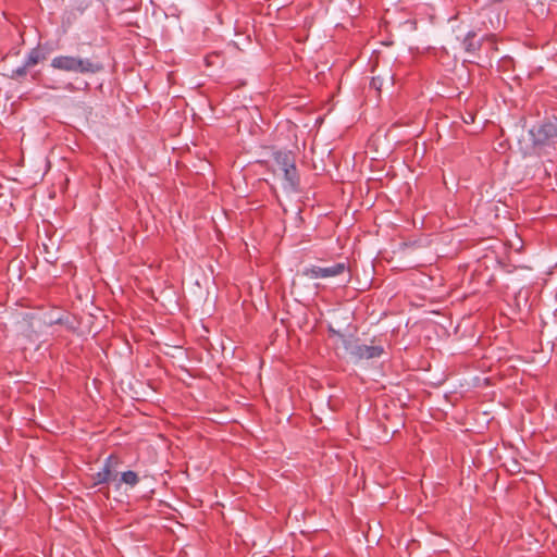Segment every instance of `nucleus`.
Masks as SVG:
<instances>
[{
    "label": "nucleus",
    "instance_id": "nucleus-1",
    "mask_svg": "<svg viewBox=\"0 0 557 557\" xmlns=\"http://www.w3.org/2000/svg\"><path fill=\"white\" fill-rule=\"evenodd\" d=\"M51 66L59 71L81 74H95L102 70L99 62L74 55H57L51 60Z\"/></svg>",
    "mask_w": 557,
    "mask_h": 557
},
{
    "label": "nucleus",
    "instance_id": "nucleus-2",
    "mask_svg": "<svg viewBox=\"0 0 557 557\" xmlns=\"http://www.w3.org/2000/svg\"><path fill=\"white\" fill-rule=\"evenodd\" d=\"M274 161L277 166L276 171H280L283 174L284 188L293 191L296 190L299 184V178L297 175L295 160L292 154L282 151L275 152Z\"/></svg>",
    "mask_w": 557,
    "mask_h": 557
},
{
    "label": "nucleus",
    "instance_id": "nucleus-3",
    "mask_svg": "<svg viewBox=\"0 0 557 557\" xmlns=\"http://www.w3.org/2000/svg\"><path fill=\"white\" fill-rule=\"evenodd\" d=\"M535 149L557 141V120L548 121L530 131Z\"/></svg>",
    "mask_w": 557,
    "mask_h": 557
},
{
    "label": "nucleus",
    "instance_id": "nucleus-4",
    "mask_svg": "<svg viewBox=\"0 0 557 557\" xmlns=\"http://www.w3.org/2000/svg\"><path fill=\"white\" fill-rule=\"evenodd\" d=\"M347 270L344 262L334 263L329 267L310 265L305 268L302 275L309 278H329L342 275Z\"/></svg>",
    "mask_w": 557,
    "mask_h": 557
},
{
    "label": "nucleus",
    "instance_id": "nucleus-5",
    "mask_svg": "<svg viewBox=\"0 0 557 557\" xmlns=\"http://www.w3.org/2000/svg\"><path fill=\"white\" fill-rule=\"evenodd\" d=\"M119 463V458L114 455H110L106 459L102 469L92 475L94 485H100L111 481L115 476V469Z\"/></svg>",
    "mask_w": 557,
    "mask_h": 557
},
{
    "label": "nucleus",
    "instance_id": "nucleus-6",
    "mask_svg": "<svg viewBox=\"0 0 557 557\" xmlns=\"http://www.w3.org/2000/svg\"><path fill=\"white\" fill-rule=\"evenodd\" d=\"M383 351V347L377 345L356 344L349 348L350 356L356 360L379 358Z\"/></svg>",
    "mask_w": 557,
    "mask_h": 557
},
{
    "label": "nucleus",
    "instance_id": "nucleus-7",
    "mask_svg": "<svg viewBox=\"0 0 557 557\" xmlns=\"http://www.w3.org/2000/svg\"><path fill=\"white\" fill-rule=\"evenodd\" d=\"M475 33L469 32L465 37L463 45L469 52L475 51L480 47L479 42L475 41Z\"/></svg>",
    "mask_w": 557,
    "mask_h": 557
},
{
    "label": "nucleus",
    "instance_id": "nucleus-8",
    "mask_svg": "<svg viewBox=\"0 0 557 557\" xmlns=\"http://www.w3.org/2000/svg\"><path fill=\"white\" fill-rule=\"evenodd\" d=\"M121 482L129 486H135L139 482V478L134 471H125L121 474Z\"/></svg>",
    "mask_w": 557,
    "mask_h": 557
},
{
    "label": "nucleus",
    "instance_id": "nucleus-9",
    "mask_svg": "<svg viewBox=\"0 0 557 557\" xmlns=\"http://www.w3.org/2000/svg\"><path fill=\"white\" fill-rule=\"evenodd\" d=\"M40 59H41L40 51L38 49H33L28 53L24 64L29 69V67L35 66L40 61Z\"/></svg>",
    "mask_w": 557,
    "mask_h": 557
},
{
    "label": "nucleus",
    "instance_id": "nucleus-10",
    "mask_svg": "<svg viewBox=\"0 0 557 557\" xmlns=\"http://www.w3.org/2000/svg\"><path fill=\"white\" fill-rule=\"evenodd\" d=\"M27 69L28 67L25 64H23V66L17 67L16 70L13 71V75L14 76H24L26 74Z\"/></svg>",
    "mask_w": 557,
    "mask_h": 557
},
{
    "label": "nucleus",
    "instance_id": "nucleus-11",
    "mask_svg": "<svg viewBox=\"0 0 557 557\" xmlns=\"http://www.w3.org/2000/svg\"><path fill=\"white\" fill-rule=\"evenodd\" d=\"M468 121H473V117H467V120H465V123H468Z\"/></svg>",
    "mask_w": 557,
    "mask_h": 557
},
{
    "label": "nucleus",
    "instance_id": "nucleus-12",
    "mask_svg": "<svg viewBox=\"0 0 557 557\" xmlns=\"http://www.w3.org/2000/svg\"><path fill=\"white\" fill-rule=\"evenodd\" d=\"M468 121H473V117H467V120H465V123H468Z\"/></svg>",
    "mask_w": 557,
    "mask_h": 557
},
{
    "label": "nucleus",
    "instance_id": "nucleus-13",
    "mask_svg": "<svg viewBox=\"0 0 557 557\" xmlns=\"http://www.w3.org/2000/svg\"><path fill=\"white\" fill-rule=\"evenodd\" d=\"M468 121H473V117H467V120H465V123H468Z\"/></svg>",
    "mask_w": 557,
    "mask_h": 557
}]
</instances>
